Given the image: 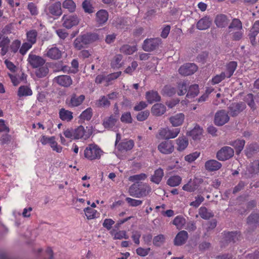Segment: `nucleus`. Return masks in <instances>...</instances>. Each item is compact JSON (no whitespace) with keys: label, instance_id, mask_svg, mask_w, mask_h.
Returning <instances> with one entry per match:
<instances>
[{"label":"nucleus","instance_id":"nucleus-54","mask_svg":"<svg viewBox=\"0 0 259 259\" xmlns=\"http://www.w3.org/2000/svg\"><path fill=\"white\" fill-rule=\"evenodd\" d=\"M85 214L88 220L93 219L96 218L97 210L93 208L87 207L84 209Z\"/></svg>","mask_w":259,"mask_h":259},{"label":"nucleus","instance_id":"nucleus-26","mask_svg":"<svg viewBox=\"0 0 259 259\" xmlns=\"http://www.w3.org/2000/svg\"><path fill=\"white\" fill-rule=\"evenodd\" d=\"M177 144V150L179 151H182L185 150L188 146L189 142L187 137L183 136L180 137L176 140Z\"/></svg>","mask_w":259,"mask_h":259},{"label":"nucleus","instance_id":"nucleus-64","mask_svg":"<svg viewBox=\"0 0 259 259\" xmlns=\"http://www.w3.org/2000/svg\"><path fill=\"white\" fill-rule=\"evenodd\" d=\"M149 114L150 112L147 110L141 111L137 115V119L139 121H144L147 119Z\"/></svg>","mask_w":259,"mask_h":259},{"label":"nucleus","instance_id":"nucleus-32","mask_svg":"<svg viewBox=\"0 0 259 259\" xmlns=\"http://www.w3.org/2000/svg\"><path fill=\"white\" fill-rule=\"evenodd\" d=\"M80 36L87 46L99 39L98 35L96 33H87Z\"/></svg>","mask_w":259,"mask_h":259},{"label":"nucleus","instance_id":"nucleus-16","mask_svg":"<svg viewBox=\"0 0 259 259\" xmlns=\"http://www.w3.org/2000/svg\"><path fill=\"white\" fill-rule=\"evenodd\" d=\"M188 238V234L186 231L179 232L174 239V244L177 246H181L185 243Z\"/></svg>","mask_w":259,"mask_h":259},{"label":"nucleus","instance_id":"nucleus-9","mask_svg":"<svg viewBox=\"0 0 259 259\" xmlns=\"http://www.w3.org/2000/svg\"><path fill=\"white\" fill-rule=\"evenodd\" d=\"M62 20H63V26L68 29L77 25L79 22V18L75 15L69 16L64 15L62 17Z\"/></svg>","mask_w":259,"mask_h":259},{"label":"nucleus","instance_id":"nucleus-51","mask_svg":"<svg viewBox=\"0 0 259 259\" xmlns=\"http://www.w3.org/2000/svg\"><path fill=\"white\" fill-rule=\"evenodd\" d=\"M240 28L242 29V24L241 21L236 18H234L232 20V22L230 24L228 30H232L233 29Z\"/></svg>","mask_w":259,"mask_h":259},{"label":"nucleus","instance_id":"nucleus-5","mask_svg":"<svg viewBox=\"0 0 259 259\" xmlns=\"http://www.w3.org/2000/svg\"><path fill=\"white\" fill-rule=\"evenodd\" d=\"M44 12L45 14L50 16L51 15L60 16L62 14L61 4L59 2L54 4H49L46 6Z\"/></svg>","mask_w":259,"mask_h":259},{"label":"nucleus","instance_id":"nucleus-45","mask_svg":"<svg viewBox=\"0 0 259 259\" xmlns=\"http://www.w3.org/2000/svg\"><path fill=\"white\" fill-rule=\"evenodd\" d=\"M74 48L78 50H80L84 48L87 45L84 42V40L80 35L75 38L73 42Z\"/></svg>","mask_w":259,"mask_h":259},{"label":"nucleus","instance_id":"nucleus-38","mask_svg":"<svg viewBox=\"0 0 259 259\" xmlns=\"http://www.w3.org/2000/svg\"><path fill=\"white\" fill-rule=\"evenodd\" d=\"M37 36V32L36 30L32 29L28 31L26 33L27 42L32 45L35 44Z\"/></svg>","mask_w":259,"mask_h":259},{"label":"nucleus","instance_id":"nucleus-44","mask_svg":"<svg viewBox=\"0 0 259 259\" xmlns=\"http://www.w3.org/2000/svg\"><path fill=\"white\" fill-rule=\"evenodd\" d=\"M140 185L133 184L129 188L128 192L131 196L139 198Z\"/></svg>","mask_w":259,"mask_h":259},{"label":"nucleus","instance_id":"nucleus-6","mask_svg":"<svg viewBox=\"0 0 259 259\" xmlns=\"http://www.w3.org/2000/svg\"><path fill=\"white\" fill-rule=\"evenodd\" d=\"M84 100L85 96L83 95L77 96L73 93L66 100L65 103L68 107L74 108L81 105Z\"/></svg>","mask_w":259,"mask_h":259},{"label":"nucleus","instance_id":"nucleus-43","mask_svg":"<svg viewBox=\"0 0 259 259\" xmlns=\"http://www.w3.org/2000/svg\"><path fill=\"white\" fill-rule=\"evenodd\" d=\"M151 192V188L147 184H144L140 186L139 198L147 196Z\"/></svg>","mask_w":259,"mask_h":259},{"label":"nucleus","instance_id":"nucleus-21","mask_svg":"<svg viewBox=\"0 0 259 259\" xmlns=\"http://www.w3.org/2000/svg\"><path fill=\"white\" fill-rule=\"evenodd\" d=\"M199 180L196 178L190 181L183 187V189L189 192H194L198 187Z\"/></svg>","mask_w":259,"mask_h":259},{"label":"nucleus","instance_id":"nucleus-29","mask_svg":"<svg viewBox=\"0 0 259 259\" xmlns=\"http://www.w3.org/2000/svg\"><path fill=\"white\" fill-rule=\"evenodd\" d=\"M199 214L204 220H208L214 216V213L211 210L202 206L199 209Z\"/></svg>","mask_w":259,"mask_h":259},{"label":"nucleus","instance_id":"nucleus-28","mask_svg":"<svg viewBox=\"0 0 259 259\" xmlns=\"http://www.w3.org/2000/svg\"><path fill=\"white\" fill-rule=\"evenodd\" d=\"M203 129L200 126L196 125L193 129L189 132V135L193 140H200L202 135Z\"/></svg>","mask_w":259,"mask_h":259},{"label":"nucleus","instance_id":"nucleus-46","mask_svg":"<svg viewBox=\"0 0 259 259\" xmlns=\"http://www.w3.org/2000/svg\"><path fill=\"white\" fill-rule=\"evenodd\" d=\"M63 7L68 9L70 12H73L76 9L75 3L72 0H65L62 4Z\"/></svg>","mask_w":259,"mask_h":259},{"label":"nucleus","instance_id":"nucleus-20","mask_svg":"<svg viewBox=\"0 0 259 259\" xmlns=\"http://www.w3.org/2000/svg\"><path fill=\"white\" fill-rule=\"evenodd\" d=\"M205 169L209 171H214L219 170L222 166V164L218 161L211 159L205 162Z\"/></svg>","mask_w":259,"mask_h":259},{"label":"nucleus","instance_id":"nucleus-62","mask_svg":"<svg viewBox=\"0 0 259 259\" xmlns=\"http://www.w3.org/2000/svg\"><path fill=\"white\" fill-rule=\"evenodd\" d=\"M178 94L179 96L184 95L187 91V84L185 82H182L178 84Z\"/></svg>","mask_w":259,"mask_h":259},{"label":"nucleus","instance_id":"nucleus-18","mask_svg":"<svg viewBox=\"0 0 259 259\" xmlns=\"http://www.w3.org/2000/svg\"><path fill=\"white\" fill-rule=\"evenodd\" d=\"M227 122V113L225 110L218 111L214 116V123L217 125H223Z\"/></svg>","mask_w":259,"mask_h":259},{"label":"nucleus","instance_id":"nucleus-24","mask_svg":"<svg viewBox=\"0 0 259 259\" xmlns=\"http://www.w3.org/2000/svg\"><path fill=\"white\" fill-rule=\"evenodd\" d=\"M163 176L164 172L163 169L159 168L155 170L154 174L151 176V181L156 184H159Z\"/></svg>","mask_w":259,"mask_h":259},{"label":"nucleus","instance_id":"nucleus-37","mask_svg":"<svg viewBox=\"0 0 259 259\" xmlns=\"http://www.w3.org/2000/svg\"><path fill=\"white\" fill-rule=\"evenodd\" d=\"M121 53L125 55H132L137 51V48L136 46H131L128 45H123L119 49Z\"/></svg>","mask_w":259,"mask_h":259},{"label":"nucleus","instance_id":"nucleus-12","mask_svg":"<svg viewBox=\"0 0 259 259\" xmlns=\"http://www.w3.org/2000/svg\"><path fill=\"white\" fill-rule=\"evenodd\" d=\"M108 19V13L105 10H100L96 14V22L99 26L104 25Z\"/></svg>","mask_w":259,"mask_h":259},{"label":"nucleus","instance_id":"nucleus-47","mask_svg":"<svg viewBox=\"0 0 259 259\" xmlns=\"http://www.w3.org/2000/svg\"><path fill=\"white\" fill-rule=\"evenodd\" d=\"M92 111L91 107L88 108L80 114L79 118L83 120H90L92 117Z\"/></svg>","mask_w":259,"mask_h":259},{"label":"nucleus","instance_id":"nucleus-10","mask_svg":"<svg viewBox=\"0 0 259 259\" xmlns=\"http://www.w3.org/2000/svg\"><path fill=\"white\" fill-rule=\"evenodd\" d=\"M159 151L164 154L171 153L174 150V146L171 141L162 142L158 146Z\"/></svg>","mask_w":259,"mask_h":259},{"label":"nucleus","instance_id":"nucleus-2","mask_svg":"<svg viewBox=\"0 0 259 259\" xmlns=\"http://www.w3.org/2000/svg\"><path fill=\"white\" fill-rule=\"evenodd\" d=\"M119 112L117 110L114 114L104 118L103 120L102 125L105 128L108 130L115 131L118 127L117 124Z\"/></svg>","mask_w":259,"mask_h":259},{"label":"nucleus","instance_id":"nucleus-48","mask_svg":"<svg viewBox=\"0 0 259 259\" xmlns=\"http://www.w3.org/2000/svg\"><path fill=\"white\" fill-rule=\"evenodd\" d=\"M96 104L98 107H106L110 105V102L106 97L103 96L96 101Z\"/></svg>","mask_w":259,"mask_h":259},{"label":"nucleus","instance_id":"nucleus-17","mask_svg":"<svg viewBox=\"0 0 259 259\" xmlns=\"http://www.w3.org/2000/svg\"><path fill=\"white\" fill-rule=\"evenodd\" d=\"M247 223L253 228L259 226V211L251 213L247 219Z\"/></svg>","mask_w":259,"mask_h":259},{"label":"nucleus","instance_id":"nucleus-19","mask_svg":"<svg viewBox=\"0 0 259 259\" xmlns=\"http://www.w3.org/2000/svg\"><path fill=\"white\" fill-rule=\"evenodd\" d=\"M211 24V19L208 16H205L200 19L196 24V27L200 30L209 28Z\"/></svg>","mask_w":259,"mask_h":259},{"label":"nucleus","instance_id":"nucleus-39","mask_svg":"<svg viewBox=\"0 0 259 259\" xmlns=\"http://www.w3.org/2000/svg\"><path fill=\"white\" fill-rule=\"evenodd\" d=\"M182 182V178L179 176H173L168 178L167 184L171 187H176Z\"/></svg>","mask_w":259,"mask_h":259},{"label":"nucleus","instance_id":"nucleus-31","mask_svg":"<svg viewBox=\"0 0 259 259\" xmlns=\"http://www.w3.org/2000/svg\"><path fill=\"white\" fill-rule=\"evenodd\" d=\"M165 111L166 108L165 106L162 104H155L152 108V112L156 116H160L163 114Z\"/></svg>","mask_w":259,"mask_h":259},{"label":"nucleus","instance_id":"nucleus-58","mask_svg":"<svg viewBox=\"0 0 259 259\" xmlns=\"http://www.w3.org/2000/svg\"><path fill=\"white\" fill-rule=\"evenodd\" d=\"M147 178V175L145 174L142 173L139 175H135L130 176L128 178V180L132 182H138L141 180H144Z\"/></svg>","mask_w":259,"mask_h":259},{"label":"nucleus","instance_id":"nucleus-8","mask_svg":"<svg viewBox=\"0 0 259 259\" xmlns=\"http://www.w3.org/2000/svg\"><path fill=\"white\" fill-rule=\"evenodd\" d=\"M197 70V66L194 63H186L179 69V72L182 75L188 76L193 74Z\"/></svg>","mask_w":259,"mask_h":259},{"label":"nucleus","instance_id":"nucleus-11","mask_svg":"<svg viewBox=\"0 0 259 259\" xmlns=\"http://www.w3.org/2000/svg\"><path fill=\"white\" fill-rule=\"evenodd\" d=\"M54 81L59 85L67 88L72 84V79L69 75H62L55 77Z\"/></svg>","mask_w":259,"mask_h":259},{"label":"nucleus","instance_id":"nucleus-36","mask_svg":"<svg viewBox=\"0 0 259 259\" xmlns=\"http://www.w3.org/2000/svg\"><path fill=\"white\" fill-rule=\"evenodd\" d=\"M134 146L133 140L124 141L119 145V150L120 151H128L131 150Z\"/></svg>","mask_w":259,"mask_h":259},{"label":"nucleus","instance_id":"nucleus-63","mask_svg":"<svg viewBox=\"0 0 259 259\" xmlns=\"http://www.w3.org/2000/svg\"><path fill=\"white\" fill-rule=\"evenodd\" d=\"M237 63L235 61H231L228 64V77L233 75L236 69Z\"/></svg>","mask_w":259,"mask_h":259},{"label":"nucleus","instance_id":"nucleus-25","mask_svg":"<svg viewBox=\"0 0 259 259\" xmlns=\"http://www.w3.org/2000/svg\"><path fill=\"white\" fill-rule=\"evenodd\" d=\"M214 23L219 28H224L227 25V16L225 14L217 15L214 19Z\"/></svg>","mask_w":259,"mask_h":259},{"label":"nucleus","instance_id":"nucleus-13","mask_svg":"<svg viewBox=\"0 0 259 259\" xmlns=\"http://www.w3.org/2000/svg\"><path fill=\"white\" fill-rule=\"evenodd\" d=\"M9 128L4 124L0 127V143L1 145L8 144L11 141V136L8 133Z\"/></svg>","mask_w":259,"mask_h":259},{"label":"nucleus","instance_id":"nucleus-1","mask_svg":"<svg viewBox=\"0 0 259 259\" xmlns=\"http://www.w3.org/2000/svg\"><path fill=\"white\" fill-rule=\"evenodd\" d=\"M102 153L103 151L101 149L94 144L89 145L84 151V157L90 160L100 159Z\"/></svg>","mask_w":259,"mask_h":259},{"label":"nucleus","instance_id":"nucleus-34","mask_svg":"<svg viewBox=\"0 0 259 259\" xmlns=\"http://www.w3.org/2000/svg\"><path fill=\"white\" fill-rule=\"evenodd\" d=\"M259 151V146L256 143H251L247 145L245 150V154L248 157H250L253 154Z\"/></svg>","mask_w":259,"mask_h":259},{"label":"nucleus","instance_id":"nucleus-3","mask_svg":"<svg viewBox=\"0 0 259 259\" xmlns=\"http://www.w3.org/2000/svg\"><path fill=\"white\" fill-rule=\"evenodd\" d=\"M161 44L160 38H147L143 42L142 48L146 52H151L158 48Z\"/></svg>","mask_w":259,"mask_h":259},{"label":"nucleus","instance_id":"nucleus-61","mask_svg":"<svg viewBox=\"0 0 259 259\" xmlns=\"http://www.w3.org/2000/svg\"><path fill=\"white\" fill-rule=\"evenodd\" d=\"M64 136L70 140H75L74 129L73 128H67L63 132Z\"/></svg>","mask_w":259,"mask_h":259},{"label":"nucleus","instance_id":"nucleus-33","mask_svg":"<svg viewBox=\"0 0 259 259\" xmlns=\"http://www.w3.org/2000/svg\"><path fill=\"white\" fill-rule=\"evenodd\" d=\"M74 129L75 140L84 138L86 139L89 138V136L85 134V131L82 125H80Z\"/></svg>","mask_w":259,"mask_h":259},{"label":"nucleus","instance_id":"nucleus-59","mask_svg":"<svg viewBox=\"0 0 259 259\" xmlns=\"http://www.w3.org/2000/svg\"><path fill=\"white\" fill-rule=\"evenodd\" d=\"M245 101L251 109H255V105L253 100V95L252 94H248L245 96Z\"/></svg>","mask_w":259,"mask_h":259},{"label":"nucleus","instance_id":"nucleus-15","mask_svg":"<svg viewBox=\"0 0 259 259\" xmlns=\"http://www.w3.org/2000/svg\"><path fill=\"white\" fill-rule=\"evenodd\" d=\"M246 108V105L244 102L233 103L229 107V112L232 116H236L242 111Z\"/></svg>","mask_w":259,"mask_h":259},{"label":"nucleus","instance_id":"nucleus-60","mask_svg":"<svg viewBox=\"0 0 259 259\" xmlns=\"http://www.w3.org/2000/svg\"><path fill=\"white\" fill-rule=\"evenodd\" d=\"M120 120L122 122L125 123H131L132 122V117L130 112L123 113L120 117Z\"/></svg>","mask_w":259,"mask_h":259},{"label":"nucleus","instance_id":"nucleus-53","mask_svg":"<svg viewBox=\"0 0 259 259\" xmlns=\"http://www.w3.org/2000/svg\"><path fill=\"white\" fill-rule=\"evenodd\" d=\"M240 238V235L237 232H231L228 233V242L235 243L238 241Z\"/></svg>","mask_w":259,"mask_h":259},{"label":"nucleus","instance_id":"nucleus-52","mask_svg":"<svg viewBox=\"0 0 259 259\" xmlns=\"http://www.w3.org/2000/svg\"><path fill=\"white\" fill-rule=\"evenodd\" d=\"M165 239V236L163 235H158L153 239V244L156 246H160L164 243Z\"/></svg>","mask_w":259,"mask_h":259},{"label":"nucleus","instance_id":"nucleus-7","mask_svg":"<svg viewBox=\"0 0 259 259\" xmlns=\"http://www.w3.org/2000/svg\"><path fill=\"white\" fill-rule=\"evenodd\" d=\"M27 62L31 68L36 69L45 65L46 60L42 57L30 53L28 55Z\"/></svg>","mask_w":259,"mask_h":259},{"label":"nucleus","instance_id":"nucleus-42","mask_svg":"<svg viewBox=\"0 0 259 259\" xmlns=\"http://www.w3.org/2000/svg\"><path fill=\"white\" fill-rule=\"evenodd\" d=\"M185 223V219L181 215L177 216L172 221L173 225H175L178 229H182Z\"/></svg>","mask_w":259,"mask_h":259},{"label":"nucleus","instance_id":"nucleus-55","mask_svg":"<svg viewBox=\"0 0 259 259\" xmlns=\"http://www.w3.org/2000/svg\"><path fill=\"white\" fill-rule=\"evenodd\" d=\"M217 158L218 160L225 161L227 160V147L222 148L217 153Z\"/></svg>","mask_w":259,"mask_h":259},{"label":"nucleus","instance_id":"nucleus-35","mask_svg":"<svg viewBox=\"0 0 259 259\" xmlns=\"http://www.w3.org/2000/svg\"><path fill=\"white\" fill-rule=\"evenodd\" d=\"M245 143L244 140H237L230 142V145L235 148L236 153L239 154L243 149Z\"/></svg>","mask_w":259,"mask_h":259},{"label":"nucleus","instance_id":"nucleus-27","mask_svg":"<svg viewBox=\"0 0 259 259\" xmlns=\"http://www.w3.org/2000/svg\"><path fill=\"white\" fill-rule=\"evenodd\" d=\"M146 98L147 101L151 104L154 102H158L160 100V96L156 91H149L146 93Z\"/></svg>","mask_w":259,"mask_h":259},{"label":"nucleus","instance_id":"nucleus-23","mask_svg":"<svg viewBox=\"0 0 259 259\" xmlns=\"http://www.w3.org/2000/svg\"><path fill=\"white\" fill-rule=\"evenodd\" d=\"M185 115L183 113L177 114L169 118V121L173 126L176 127L181 125L184 122Z\"/></svg>","mask_w":259,"mask_h":259},{"label":"nucleus","instance_id":"nucleus-22","mask_svg":"<svg viewBox=\"0 0 259 259\" xmlns=\"http://www.w3.org/2000/svg\"><path fill=\"white\" fill-rule=\"evenodd\" d=\"M59 116L60 118L64 121L70 122L73 118V112L65 108H61L59 112Z\"/></svg>","mask_w":259,"mask_h":259},{"label":"nucleus","instance_id":"nucleus-40","mask_svg":"<svg viewBox=\"0 0 259 259\" xmlns=\"http://www.w3.org/2000/svg\"><path fill=\"white\" fill-rule=\"evenodd\" d=\"M48 73L49 69L45 65L36 68L35 71L36 76L38 78H42L45 77L47 76Z\"/></svg>","mask_w":259,"mask_h":259},{"label":"nucleus","instance_id":"nucleus-4","mask_svg":"<svg viewBox=\"0 0 259 259\" xmlns=\"http://www.w3.org/2000/svg\"><path fill=\"white\" fill-rule=\"evenodd\" d=\"M180 132L179 128L170 130L168 127L161 128L158 131V138L168 140L175 138Z\"/></svg>","mask_w":259,"mask_h":259},{"label":"nucleus","instance_id":"nucleus-30","mask_svg":"<svg viewBox=\"0 0 259 259\" xmlns=\"http://www.w3.org/2000/svg\"><path fill=\"white\" fill-rule=\"evenodd\" d=\"M32 91L30 87L27 85H21L18 90L17 95L19 97L31 96Z\"/></svg>","mask_w":259,"mask_h":259},{"label":"nucleus","instance_id":"nucleus-14","mask_svg":"<svg viewBox=\"0 0 259 259\" xmlns=\"http://www.w3.org/2000/svg\"><path fill=\"white\" fill-rule=\"evenodd\" d=\"M46 56L52 60H58L61 58L62 52L58 48L54 47L47 49Z\"/></svg>","mask_w":259,"mask_h":259},{"label":"nucleus","instance_id":"nucleus-57","mask_svg":"<svg viewBox=\"0 0 259 259\" xmlns=\"http://www.w3.org/2000/svg\"><path fill=\"white\" fill-rule=\"evenodd\" d=\"M121 72H117L113 73L111 74H109L105 77V82H106V85L107 86L110 84V82L117 78L120 75H121Z\"/></svg>","mask_w":259,"mask_h":259},{"label":"nucleus","instance_id":"nucleus-50","mask_svg":"<svg viewBox=\"0 0 259 259\" xmlns=\"http://www.w3.org/2000/svg\"><path fill=\"white\" fill-rule=\"evenodd\" d=\"M122 56L120 54L116 55L111 62V65L113 68H119L121 66V61Z\"/></svg>","mask_w":259,"mask_h":259},{"label":"nucleus","instance_id":"nucleus-56","mask_svg":"<svg viewBox=\"0 0 259 259\" xmlns=\"http://www.w3.org/2000/svg\"><path fill=\"white\" fill-rule=\"evenodd\" d=\"M162 93L164 95L170 97L176 93V89L170 85H165L162 89Z\"/></svg>","mask_w":259,"mask_h":259},{"label":"nucleus","instance_id":"nucleus-41","mask_svg":"<svg viewBox=\"0 0 259 259\" xmlns=\"http://www.w3.org/2000/svg\"><path fill=\"white\" fill-rule=\"evenodd\" d=\"M199 93V87L197 84H193L190 87L186 97L189 98H193L197 96Z\"/></svg>","mask_w":259,"mask_h":259},{"label":"nucleus","instance_id":"nucleus-49","mask_svg":"<svg viewBox=\"0 0 259 259\" xmlns=\"http://www.w3.org/2000/svg\"><path fill=\"white\" fill-rule=\"evenodd\" d=\"M82 7L85 13L91 14L94 12V7L89 0H84L82 3Z\"/></svg>","mask_w":259,"mask_h":259}]
</instances>
